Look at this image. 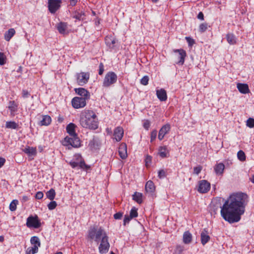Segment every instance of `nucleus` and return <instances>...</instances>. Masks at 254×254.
<instances>
[{
  "instance_id": "49530a36",
  "label": "nucleus",
  "mask_w": 254,
  "mask_h": 254,
  "mask_svg": "<svg viewBox=\"0 0 254 254\" xmlns=\"http://www.w3.org/2000/svg\"><path fill=\"white\" fill-rule=\"evenodd\" d=\"M57 206V203L55 201L52 200L48 204V208L49 210H52L54 209Z\"/></svg>"
},
{
  "instance_id": "7c9ffc66",
  "label": "nucleus",
  "mask_w": 254,
  "mask_h": 254,
  "mask_svg": "<svg viewBox=\"0 0 254 254\" xmlns=\"http://www.w3.org/2000/svg\"><path fill=\"white\" fill-rule=\"evenodd\" d=\"M52 121L51 118L48 115H45L43 116L42 120L40 121L39 125L40 126H48Z\"/></svg>"
},
{
  "instance_id": "a878e982",
  "label": "nucleus",
  "mask_w": 254,
  "mask_h": 254,
  "mask_svg": "<svg viewBox=\"0 0 254 254\" xmlns=\"http://www.w3.org/2000/svg\"><path fill=\"white\" fill-rule=\"evenodd\" d=\"M145 189L147 192L152 193L155 189L153 182L151 181H147L146 183Z\"/></svg>"
},
{
  "instance_id": "603ef678",
  "label": "nucleus",
  "mask_w": 254,
  "mask_h": 254,
  "mask_svg": "<svg viewBox=\"0 0 254 254\" xmlns=\"http://www.w3.org/2000/svg\"><path fill=\"white\" fill-rule=\"evenodd\" d=\"M157 134V131L156 130H153L151 132L150 134V141L153 142L156 138Z\"/></svg>"
},
{
  "instance_id": "6e6552de",
  "label": "nucleus",
  "mask_w": 254,
  "mask_h": 254,
  "mask_svg": "<svg viewBox=\"0 0 254 254\" xmlns=\"http://www.w3.org/2000/svg\"><path fill=\"white\" fill-rule=\"evenodd\" d=\"M86 99L84 98L79 97H74L71 101L72 106L75 109L83 108L85 106L86 104Z\"/></svg>"
},
{
  "instance_id": "e2e57ef3",
  "label": "nucleus",
  "mask_w": 254,
  "mask_h": 254,
  "mask_svg": "<svg viewBox=\"0 0 254 254\" xmlns=\"http://www.w3.org/2000/svg\"><path fill=\"white\" fill-rule=\"evenodd\" d=\"M197 18L200 20H203L204 19V15L203 13L202 12H199L197 15Z\"/></svg>"
},
{
  "instance_id": "de8ad7c7",
  "label": "nucleus",
  "mask_w": 254,
  "mask_h": 254,
  "mask_svg": "<svg viewBox=\"0 0 254 254\" xmlns=\"http://www.w3.org/2000/svg\"><path fill=\"white\" fill-rule=\"evenodd\" d=\"M6 63V57L3 53L0 52V65H4Z\"/></svg>"
},
{
  "instance_id": "2f4dec72",
  "label": "nucleus",
  "mask_w": 254,
  "mask_h": 254,
  "mask_svg": "<svg viewBox=\"0 0 254 254\" xmlns=\"http://www.w3.org/2000/svg\"><path fill=\"white\" fill-rule=\"evenodd\" d=\"M15 33V31L13 28L9 29L4 34V39L6 41H9L10 39L14 36Z\"/></svg>"
},
{
  "instance_id": "58836bf2",
  "label": "nucleus",
  "mask_w": 254,
  "mask_h": 254,
  "mask_svg": "<svg viewBox=\"0 0 254 254\" xmlns=\"http://www.w3.org/2000/svg\"><path fill=\"white\" fill-rule=\"evenodd\" d=\"M47 197L50 200H53L56 196V192L54 189H51L46 193Z\"/></svg>"
},
{
  "instance_id": "a19ab883",
  "label": "nucleus",
  "mask_w": 254,
  "mask_h": 254,
  "mask_svg": "<svg viewBox=\"0 0 254 254\" xmlns=\"http://www.w3.org/2000/svg\"><path fill=\"white\" fill-rule=\"evenodd\" d=\"M38 251V249L36 246L29 247L26 251V254H35Z\"/></svg>"
},
{
  "instance_id": "c85d7f7f",
  "label": "nucleus",
  "mask_w": 254,
  "mask_h": 254,
  "mask_svg": "<svg viewBox=\"0 0 254 254\" xmlns=\"http://www.w3.org/2000/svg\"><path fill=\"white\" fill-rule=\"evenodd\" d=\"M224 168V165L222 163H220L215 166L214 170L217 175H221L223 173Z\"/></svg>"
},
{
  "instance_id": "f704fd0d",
  "label": "nucleus",
  "mask_w": 254,
  "mask_h": 254,
  "mask_svg": "<svg viewBox=\"0 0 254 254\" xmlns=\"http://www.w3.org/2000/svg\"><path fill=\"white\" fill-rule=\"evenodd\" d=\"M168 153L166 146H160L159 148L158 154L162 158L167 157Z\"/></svg>"
},
{
  "instance_id": "8fccbe9b",
  "label": "nucleus",
  "mask_w": 254,
  "mask_h": 254,
  "mask_svg": "<svg viewBox=\"0 0 254 254\" xmlns=\"http://www.w3.org/2000/svg\"><path fill=\"white\" fill-rule=\"evenodd\" d=\"M149 77L147 76H144L140 80V83L143 85H146L148 83Z\"/></svg>"
},
{
  "instance_id": "0e129e2a",
  "label": "nucleus",
  "mask_w": 254,
  "mask_h": 254,
  "mask_svg": "<svg viewBox=\"0 0 254 254\" xmlns=\"http://www.w3.org/2000/svg\"><path fill=\"white\" fill-rule=\"evenodd\" d=\"M5 162V159L2 157H0V168H1Z\"/></svg>"
},
{
  "instance_id": "f3484780",
  "label": "nucleus",
  "mask_w": 254,
  "mask_h": 254,
  "mask_svg": "<svg viewBox=\"0 0 254 254\" xmlns=\"http://www.w3.org/2000/svg\"><path fill=\"white\" fill-rule=\"evenodd\" d=\"M124 135V130L123 127H118L115 128L114 131V136L115 139L117 141H120Z\"/></svg>"
},
{
  "instance_id": "dca6fc26",
  "label": "nucleus",
  "mask_w": 254,
  "mask_h": 254,
  "mask_svg": "<svg viewBox=\"0 0 254 254\" xmlns=\"http://www.w3.org/2000/svg\"><path fill=\"white\" fill-rule=\"evenodd\" d=\"M74 90L77 94L81 96V98H84L86 99H89L90 97V93L83 88H75Z\"/></svg>"
},
{
  "instance_id": "4be33fe9",
  "label": "nucleus",
  "mask_w": 254,
  "mask_h": 254,
  "mask_svg": "<svg viewBox=\"0 0 254 254\" xmlns=\"http://www.w3.org/2000/svg\"><path fill=\"white\" fill-rule=\"evenodd\" d=\"M156 95L161 101H165L167 99L166 91L164 89L157 90Z\"/></svg>"
},
{
  "instance_id": "c756f323",
  "label": "nucleus",
  "mask_w": 254,
  "mask_h": 254,
  "mask_svg": "<svg viewBox=\"0 0 254 254\" xmlns=\"http://www.w3.org/2000/svg\"><path fill=\"white\" fill-rule=\"evenodd\" d=\"M23 152L29 156H35L37 153L36 148L28 146L23 149Z\"/></svg>"
},
{
  "instance_id": "a211bd4d",
  "label": "nucleus",
  "mask_w": 254,
  "mask_h": 254,
  "mask_svg": "<svg viewBox=\"0 0 254 254\" xmlns=\"http://www.w3.org/2000/svg\"><path fill=\"white\" fill-rule=\"evenodd\" d=\"M100 146V143L99 139L97 138H93L90 139L88 143V147L91 150H97L99 148Z\"/></svg>"
},
{
  "instance_id": "39448f33",
  "label": "nucleus",
  "mask_w": 254,
  "mask_h": 254,
  "mask_svg": "<svg viewBox=\"0 0 254 254\" xmlns=\"http://www.w3.org/2000/svg\"><path fill=\"white\" fill-rule=\"evenodd\" d=\"M26 225L28 228L37 229L41 227V223L37 215H31L27 218Z\"/></svg>"
},
{
  "instance_id": "393cba45",
  "label": "nucleus",
  "mask_w": 254,
  "mask_h": 254,
  "mask_svg": "<svg viewBox=\"0 0 254 254\" xmlns=\"http://www.w3.org/2000/svg\"><path fill=\"white\" fill-rule=\"evenodd\" d=\"M226 38L228 43L230 45H234L237 43V38L233 33H228L226 35Z\"/></svg>"
},
{
  "instance_id": "c03bdc74",
  "label": "nucleus",
  "mask_w": 254,
  "mask_h": 254,
  "mask_svg": "<svg viewBox=\"0 0 254 254\" xmlns=\"http://www.w3.org/2000/svg\"><path fill=\"white\" fill-rule=\"evenodd\" d=\"M137 210V209L134 207L131 208L129 215L130 217V218L132 219L133 218L137 217L138 213Z\"/></svg>"
},
{
  "instance_id": "3c124183",
  "label": "nucleus",
  "mask_w": 254,
  "mask_h": 254,
  "mask_svg": "<svg viewBox=\"0 0 254 254\" xmlns=\"http://www.w3.org/2000/svg\"><path fill=\"white\" fill-rule=\"evenodd\" d=\"M185 38L188 43L189 47H192V45L195 43V41L192 38L190 37H186Z\"/></svg>"
},
{
  "instance_id": "4468645a",
  "label": "nucleus",
  "mask_w": 254,
  "mask_h": 254,
  "mask_svg": "<svg viewBox=\"0 0 254 254\" xmlns=\"http://www.w3.org/2000/svg\"><path fill=\"white\" fill-rule=\"evenodd\" d=\"M171 129L170 125L167 124L164 125L160 129L158 134V139L161 140L163 139L164 136L170 131Z\"/></svg>"
},
{
  "instance_id": "79ce46f5",
  "label": "nucleus",
  "mask_w": 254,
  "mask_h": 254,
  "mask_svg": "<svg viewBox=\"0 0 254 254\" xmlns=\"http://www.w3.org/2000/svg\"><path fill=\"white\" fill-rule=\"evenodd\" d=\"M18 203V201L16 199L13 200L9 205V209L11 211H14L16 209L17 205Z\"/></svg>"
},
{
  "instance_id": "13d9d810",
  "label": "nucleus",
  "mask_w": 254,
  "mask_h": 254,
  "mask_svg": "<svg viewBox=\"0 0 254 254\" xmlns=\"http://www.w3.org/2000/svg\"><path fill=\"white\" fill-rule=\"evenodd\" d=\"M123 213L122 212H119L118 213H115L114 215V218L115 219H121V218L123 216Z\"/></svg>"
},
{
  "instance_id": "a18cd8bd",
  "label": "nucleus",
  "mask_w": 254,
  "mask_h": 254,
  "mask_svg": "<svg viewBox=\"0 0 254 254\" xmlns=\"http://www.w3.org/2000/svg\"><path fill=\"white\" fill-rule=\"evenodd\" d=\"M208 28V24L206 23H203L200 24L199 26V31L201 33L204 32Z\"/></svg>"
},
{
  "instance_id": "72a5a7b5",
  "label": "nucleus",
  "mask_w": 254,
  "mask_h": 254,
  "mask_svg": "<svg viewBox=\"0 0 254 254\" xmlns=\"http://www.w3.org/2000/svg\"><path fill=\"white\" fill-rule=\"evenodd\" d=\"M57 28L59 33L64 34L67 29V24L64 22H60L57 25Z\"/></svg>"
},
{
  "instance_id": "473e14b6",
  "label": "nucleus",
  "mask_w": 254,
  "mask_h": 254,
  "mask_svg": "<svg viewBox=\"0 0 254 254\" xmlns=\"http://www.w3.org/2000/svg\"><path fill=\"white\" fill-rule=\"evenodd\" d=\"M105 234H106V232L104 231V230L102 228H99L95 236V238L93 239L96 242H98L99 240L102 238V237Z\"/></svg>"
},
{
  "instance_id": "f257e3e1",
  "label": "nucleus",
  "mask_w": 254,
  "mask_h": 254,
  "mask_svg": "<svg viewBox=\"0 0 254 254\" xmlns=\"http://www.w3.org/2000/svg\"><path fill=\"white\" fill-rule=\"evenodd\" d=\"M248 196L243 192L233 193L226 200L220 210L222 218L230 223L239 222L245 211Z\"/></svg>"
},
{
  "instance_id": "ddd939ff",
  "label": "nucleus",
  "mask_w": 254,
  "mask_h": 254,
  "mask_svg": "<svg viewBox=\"0 0 254 254\" xmlns=\"http://www.w3.org/2000/svg\"><path fill=\"white\" fill-rule=\"evenodd\" d=\"M173 51L174 53H179L178 58L180 59V60L178 61L177 64L180 65H183L185 62V59L187 56L186 52L182 49L174 50Z\"/></svg>"
},
{
  "instance_id": "9d476101",
  "label": "nucleus",
  "mask_w": 254,
  "mask_h": 254,
  "mask_svg": "<svg viewBox=\"0 0 254 254\" xmlns=\"http://www.w3.org/2000/svg\"><path fill=\"white\" fill-rule=\"evenodd\" d=\"M64 141L68 145H70L73 147L78 148L80 146V139L77 137V135L72 136L70 137L66 136L64 138Z\"/></svg>"
},
{
  "instance_id": "6e6d98bb",
  "label": "nucleus",
  "mask_w": 254,
  "mask_h": 254,
  "mask_svg": "<svg viewBox=\"0 0 254 254\" xmlns=\"http://www.w3.org/2000/svg\"><path fill=\"white\" fill-rule=\"evenodd\" d=\"M104 71V64L102 63H101L99 64V71H98L99 74L100 75L103 74Z\"/></svg>"
},
{
  "instance_id": "f8f14e48",
  "label": "nucleus",
  "mask_w": 254,
  "mask_h": 254,
  "mask_svg": "<svg viewBox=\"0 0 254 254\" xmlns=\"http://www.w3.org/2000/svg\"><path fill=\"white\" fill-rule=\"evenodd\" d=\"M222 206L221 203V198L214 199L212 201V206L211 209V215H215L217 213L219 208L221 209Z\"/></svg>"
},
{
  "instance_id": "c9c22d12",
  "label": "nucleus",
  "mask_w": 254,
  "mask_h": 254,
  "mask_svg": "<svg viewBox=\"0 0 254 254\" xmlns=\"http://www.w3.org/2000/svg\"><path fill=\"white\" fill-rule=\"evenodd\" d=\"M142 194L140 192H135L132 195V199L139 204H141L142 202Z\"/></svg>"
},
{
  "instance_id": "052dcab7",
  "label": "nucleus",
  "mask_w": 254,
  "mask_h": 254,
  "mask_svg": "<svg viewBox=\"0 0 254 254\" xmlns=\"http://www.w3.org/2000/svg\"><path fill=\"white\" fill-rule=\"evenodd\" d=\"M30 96V93L26 90L22 91V97L24 98H28Z\"/></svg>"
},
{
  "instance_id": "cd10ccee",
  "label": "nucleus",
  "mask_w": 254,
  "mask_h": 254,
  "mask_svg": "<svg viewBox=\"0 0 254 254\" xmlns=\"http://www.w3.org/2000/svg\"><path fill=\"white\" fill-rule=\"evenodd\" d=\"M75 125L73 123H70L66 126L67 132L71 136L77 135L75 131Z\"/></svg>"
},
{
  "instance_id": "5fc2aeb1",
  "label": "nucleus",
  "mask_w": 254,
  "mask_h": 254,
  "mask_svg": "<svg viewBox=\"0 0 254 254\" xmlns=\"http://www.w3.org/2000/svg\"><path fill=\"white\" fill-rule=\"evenodd\" d=\"M202 169V166L199 165L197 167L193 168V173L196 175H198Z\"/></svg>"
},
{
  "instance_id": "0eeeda50",
  "label": "nucleus",
  "mask_w": 254,
  "mask_h": 254,
  "mask_svg": "<svg viewBox=\"0 0 254 254\" xmlns=\"http://www.w3.org/2000/svg\"><path fill=\"white\" fill-rule=\"evenodd\" d=\"M110 246L108 237L106 234H105L101 239V243L99 246V253L101 254L107 253L109 250Z\"/></svg>"
},
{
  "instance_id": "774afa93",
  "label": "nucleus",
  "mask_w": 254,
  "mask_h": 254,
  "mask_svg": "<svg viewBox=\"0 0 254 254\" xmlns=\"http://www.w3.org/2000/svg\"><path fill=\"white\" fill-rule=\"evenodd\" d=\"M250 180L254 184V173L252 175V177L250 178Z\"/></svg>"
},
{
  "instance_id": "4d7b16f0",
  "label": "nucleus",
  "mask_w": 254,
  "mask_h": 254,
  "mask_svg": "<svg viewBox=\"0 0 254 254\" xmlns=\"http://www.w3.org/2000/svg\"><path fill=\"white\" fill-rule=\"evenodd\" d=\"M132 218L128 215H125L124 219V225H126V224L128 223L130 220Z\"/></svg>"
},
{
  "instance_id": "423d86ee",
  "label": "nucleus",
  "mask_w": 254,
  "mask_h": 254,
  "mask_svg": "<svg viewBox=\"0 0 254 254\" xmlns=\"http://www.w3.org/2000/svg\"><path fill=\"white\" fill-rule=\"evenodd\" d=\"M75 77L77 84L83 86L88 82L90 73L88 72H80L76 74Z\"/></svg>"
},
{
  "instance_id": "ea45409f",
  "label": "nucleus",
  "mask_w": 254,
  "mask_h": 254,
  "mask_svg": "<svg viewBox=\"0 0 254 254\" xmlns=\"http://www.w3.org/2000/svg\"><path fill=\"white\" fill-rule=\"evenodd\" d=\"M97 230L98 229H97L95 227L91 228L88 231V237L92 240H93L95 238V236Z\"/></svg>"
},
{
  "instance_id": "7ed1b4c3",
  "label": "nucleus",
  "mask_w": 254,
  "mask_h": 254,
  "mask_svg": "<svg viewBox=\"0 0 254 254\" xmlns=\"http://www.w3.org/2000/svg\"><path fill=\"white\" fill-rule=\"evenodd\" d=\"M68 163L73 169L79 167L80 169L87 170L90 168L89 166L85 164L81 155L79 154H75L74 156L73 159L69 162Z\"/></svg>"
},
{
  "instance_id": "4c0bfd02",
  "label": "nucleus",
  "mask_w": 254,
  "mask_h": 254,
  "mask_svg": "<svg viewBox=\"0 0 254 254\" xmlns=\"http://www.w3.org/2000/svg\"><path fill=\"white\" fill-rule=\"evenodd\" d=\"M30 242L33 246H36L38 249L40 247L41 243L39 238L37 236H33L31 238Z\"/></svg>"
},
{
  "instance_id": "338daca9",
  "label": "nucleus",
  "mask_w": 254,
  "mask_h": 254,
  "mask_svg": "<svg viewBox=\"0 0 254 254\" xmlns=\"http://www.w3.org/2000/svg\"><path fill=\"white\" fill-rule=\"evenodd\" d=\"M70 1V4L72 6H74L76 4L77 0H69Z\"/></svg>"
},
{
  "instance_id": "f03ea898",
  "label": "nucleus",
  "mask_w": 254,
  "mask_h": 254,
  "mask_svg": "<svg viewBox=\"0 0 254 254\" xmlns=\"http://www.w3.org/2000/svg\"><path fill=\"white\" fill-rule=\"evenodd\" d=\"M97 120V117L93 111L85 110L81 113L79 121L83 127L96 129L98 127Z\"/></svg>"
},
{
  "instance_id": "412c9836",
  "label": "nucleus",
  "mask_w": 254,
  "mask_h": 254,
  "mask_svg": "<svg viewBox=\"0 0 254 254\" xmlns=\"http://www.w3.org/2000/svg\"><path fill=\"white\" fill-rule=\"evenodd\" d=\"M18 105L14 101H10L8 102V108L10 111V115L14 117L15 115V112L17 111Z\"/></svg>"
},
{
  "instance_id": "9b49d317",
  "label": "nucleus",
  "mask_w": 254,
  "mask_h": 254,
  "mask_svg": "<svg viewBox=\"0 0 254 254\" xmlns=\"http://www.w3.org/2000/svg\"><path fill=\"white\" fill-rule=\"evenodd\" d=\"M61 0H48V8L51 13H55L61 7Z\"/></svg>"
},
{
  "instance_id": "2eb2a0df",
  "label": "nucleus",
  "mask_w": 254,
  "mask_h": 254,
  "mask_svg": "<svg viewBox=\"0 0 254 254\" xmlns=\"http://www.w3.org/2000/svg\"><path fill=\"white\" fill-rule=\"evenodd\" d=\"M119 154L122 159H125L127 156V146L125 143H122L119 147Z\"/></svg>"
},
{
  "instance_id": "5701e85b",
  "label": "nucleus",
  "mask_w": 254,
  "mask_h": 254,
  "mask_svg": "<svg viewBox=\"0 0 254 254\" xmlns=\"http://www.w3.org/2000/svg\"><path fill=\"white\" fill-rule=\"evenodd\" d=\"M237 88L240 92L242 94H246L250 92L248 84L239 83L237 85Z\"/></svg>"
},
{
  "instance_id": "aec40b11",
  "label": "nucleus",
  "mask_w": 254,
  "mask_h": 254,
  "mask_svg": "<svg viewBox=\"0 0 254 254\" xmlns=\"http://www.w3.org/2000/svg\"><path fill=\"white\" fill-rule=\"evenodd\" d=\"M201 243L202 245H205L210 240L208 232L205 229H203L200 234Z\"/></svg>"
},
{
  "instance_id": "69168bd1",
  "label": "nucleus",
  "mask_w": 254,
  "mask_h": 254,
  "mask_svg": "<svg viewBox=\"0 0 254 254\" xmlns=\"http://www.w3.org/2000/svg\"><path fill=\"white\" fill-rule=\"evenodd\" d=\"M146 163H150L151 162V157L150 156H147L145 159Z\"/></svg>"
},
{
  "instance_id": "b1692460",
  "label": "nucleus",
  "mask_w": 254,
  "mask_h": 254,
  "mask_svg": "<svg viewBox=\"0 0 254 254\" xmlns=\"http://www.w3.org/2000/svg\"><path fill=\"white\" fill-rule=\"evenodd\" d=\"M73 18L78 20H83L85 19L84 12L80 10H76L73 13Z\"/></svg>"
},
{
  "instance_id": "e433bc0d",
  "label": "nucleus",
  "mask_w": 254,
  "mask_h": 254,
  "mask_svg": "<svg viewBox=\"0 0 254 254\" xmlns=\"http://www.w3.org/2000/svg\"><path fill=\"white\" fill-rule=\"evenodd\" d=\"M5 127L15 129L18 127V125L14 121H7L5 123Z\"/></svg>"
},
{
  "instance_id": "20e7f679",
  "label": "nucleus",
  "mask_w": 254,
  "mask_h": 254,
  "mask_svg": "<svg viewBox=\"0 0 254 254\" xmlns=\"http://www.w3.org/2000/svg\"><path fill=\"white\" fill-rule=\"evenodd\" d=\"M117 75L113 71H109L106 74L103 82L104 87H108L115 84L117 81Z\"/></svg>"
},
{
  "instance_id": "bf43d9fd",
  "label": "nucleus",
  "mask_w": 254,
  "mask_h": 254,
  "mask_svg": "<svg viewBox=\"0 0 254 254\" xmlns=\"http://www.w3.org/2000/svg\"><path fill=\"white\" fill-rule=\"evenodd\" d=\"M43 193L42 191H38L35 195V197L37 199H40L43 197Z\"/></svg>"
},
{
  "instance_id": "37998d69",
  "label": "nucleus",
  "mask_w": 254,
  "mask_h": 254,
  "mask_svg": "<svg viewBox=\"0 0 254 254\" xmlns=\"http://www.w3.org/2000/svg\"><path fill=\"white\" fill-rule=\"evenodd\" d=\"M237 157L241 161H244L246 160V155L242 150H239L237 153Z\"/></svg>"
},
{
  "instance_id": "6ab92c4d",
  "label": "nucleus",
  "mask_w": 254,
  "mask_h": 254,
  "mask_svg": "<svg viewBox=\"0 0 254 254\" xmlns=\"http://www.w3.org/2000/svg\"><path fill=\"white\" fill-rule=\"evenodd\" d=\"M105 41L106 45L111 49H113L115 47V44L117 40L116 38L111 36L106 37Z\"/></svg>"
},
{
  "instance_id": "09e8293b",
  "label": "nucleus",
  "mask_w": 254,
  "mask_h": 254,
  "mask_svg": "<svg viewBox=\"0 0 254 254\" xmlns=\"http://www.w3.org/2000/svg\"><path fill=\"white\" fill-rule=\"evenodd\" d=\"M247 126L250 128L254 127V119L250 118L247 121Z\"/></svg>"
},
{
  "instance_id": "bb28decb",
  "label": "nucleus",
  "mask_w": 254,
  "mask_h": 254,
  "mask_svg": "<svg viewBox=\"0 0 254 254\" xmlns=\"http://www.w3.org/2000/svg\"><path fill=\"white\" fill-rule=\"evenodd\" d=\"M192 240V235L188 231L184 232L183 234V242L186 244H190Z\"/></svg>"
},
{
  "instance_id": "680f3d73",
  "label": "nucleus",
  "mask_w": 254,
  "mask_h": 254,
  "mask_svg": "<svg viewBox=\"0 0 254 254\" xmlns=\"http://www.w3.org/2000/svg\"><path fill=\"white\" fill-rule=\"evenodd\" d=\"M150 127V122L148 121H146L143 124V127L146 129H148Z\"/></svg>"
},
{
  "instance_id": "864d4df0",
  "label": "nucleus",
  "mask_w": 254,
  "mask_h": 254,
  "mask_svg": "<svg viewBox=\"0 0 254 254\" xmlns=\"http://www.w3.org/2000/svg\"><path fill=\"white\" fill-rule=\"evenodd\" d=\"M166 176V171L164 170H160L158 172V177L160 179L164 178Z\"/></svg>"
},
{
  "instance_id": "1a4fd4ad",
  "label": "nucleus",
  "mask_w": 254,
  "mask_h": 254,
  "mask_svg": "<svg viewBox=\"0 0 254 254\" xmlns=\"http://www.w3.org/2000/svg\"><path fill=\"white\" fill-rule=\"evenodd\" d=\"M210 189V184L206 180H202L198 182L197 191L201 193L207 192Z\"/></svg>"
}]
</instances>
